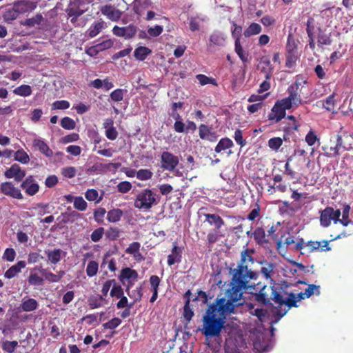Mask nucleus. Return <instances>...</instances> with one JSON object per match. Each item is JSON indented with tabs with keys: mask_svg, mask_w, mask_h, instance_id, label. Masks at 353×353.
Here are the masks:
<instances>
[{
	"mask_svg": "<svg viewBox=\"0 0 353 353\" xmlns=\"http://www.w3.org/2000/svg\"><path fill=\"white\" fill-rule=\"evenodd\" d=\"M226 296L228 299L224 297L217 298L214 303L208 306L203 317L202 329V333L206 338L219 336L225 326L227 316L234 312L236 305L243 303V302H239L235 304L241 300L232 299L228 290Z\"/></svg>",
	"mask_w": 353,
	"mask_h": 353,
	"instance_id": "f257e3e1",
	"label": "nucleus"
},
{
	"mask_svg": "<svg viewBox=\"0 0 353 353\" xmlns=\"http://www.w3.org/2000/svg\"><path fill=\"white\" fill-rule=\"evenodd\" d=\"M254 251L246 248L241 252V260L237 268L234 269L229 288L230 296L233 300H242L246 290L251 288L254 289L253 284L257 281L259 273L248 268V263H253L254 259L252 256Z\"/></svg>",
	"mask_w": 353,
	"mask_h": 353,
	"instance_id": "f03ea898",
	"label": "nucleus"
},
{
	"mask_svg": "<svg viewBox=\"0 0 353 353\" xmlns=\"http://www.w3.org/2000/svg\"><path fill=\"white\" fill-rule=\"evenodd\" d=\"M253 285L254 289L249 288L245 293L252 294L254 300L261 305H267L271 299L279 306L287 305L288 310L292 307H298V305L295 303L294 294L292 292L290 293L288 298L284 299L281 294L277 291V288L274 286H268L261 281H256Z\"/></svg>",
	"mask_w": 353,
	"mask_h": 353,
	"instance_id": "7ed1b4c3",
	"label": "nucleus"
},
{
	"mask_svg": "<svg viewBox=\"0 0 353 353\" xmlns=\"http://www.w3.org/2000/svg\"><path fill=\"white\" fill-rule=\"evenodd\" d=\"M158 201L157 195L152 190L146 188L137 194L134 206L143 211H149Z\"/></svg>",
	"mask_w": 353,
	"mask_h": 353,
	"instance_id": "20e7f679",
	"label": "nucleus"
},
{
	"mask_svg": "<svg viewBox=\"0 0 353 353\" xmlns=\"http://www.w3.org/2000/svg\"><path fill=\"white\" fill-rule=\"evenodd\" d=\"M291 109L287 103L283 100H277L271 111L268 115V119L271 124L280 122L286 116V110Z\"/></svg>",
	"mask_w": 353,
	"mask_h": 353,
	"instance_id": "39448f33",
	"label": "nucleus"
},
{
	"mask_svg": "<svg viewBox=\"0 0 353 353\" xmlns=\"http://www.w3.org/2000/svg\"><path fill=\"white\" fill-rule=\"evenodd\" d=\"M341 214V210H334L332 207L327 206L320 211V224L323 228H327L331 225L332 221L334 223H338Z\"/></svg>",
	"mask_w": 353,
	"mask_h": 353,
	"instance_id": "423d86ee",
	"label": "nucleus"
},
{
	"mask_svg": "<svg viewBox=\"0 0 353 353\" xmlns=\"http://www.w3.org/2000/svg\"><path fill=\"white\" fill-rule=\"evenodd\" d=\"M300 85V82L295 81L288 88V97L282 99L290 108H292L293 105L297 107L305 103L302 101L301 94L299 92Z\"/></svg>",
	"mask_w": 353,
	"mask_h": 353,
	"instance_id": "0eeeda50",
	"label": "nucleus"
},
{
	"mask_svg": "<svg viewBox=\"0 0 353 353\" xmlns=\"http://www.w3.org/2000/svg\"><path fill=\"white\" fill-rule=\"evenodd\" d=\"M139 274L137 272L130 268H123L118 276L119 280L124 284V281H128V287L126 292L128 293L129 289L134 285L135 281L137 280Z\"/></svg>",
	"mask_w": 353,
	"mask_h": 353,
	"instance_id": "6e6552de",
	"label": "nucleus"
},
{
	"mask_svg": "<svg viewBox=\"0 0 353 353\" xmlns=\"http://www.w3.org/2000/svg\"><path fill=\"white\" fill-rule=\"evenodd\" d=\"M330 241L323 240L321 241L310 240L305 242L306 254L316 252H326L331 250L329 246Z\"/></svg>",
	"mask_w": 353,
	"mask_h": 353,
	"instance_id": "1a4fd4ad",
	"label": "nucleus"
},
{
	"mask_svg": "<svg viewBox=\"0 0 353 353\" xmlns=\"http://www.w3.org/2000/svg\"><path fill=\"white\" fill-rule=\"evenodd\" d=\"M0 192L6 196L13 199H23V196L21 190L14 186L10 181L3 182L0 185Z\"/></svg>",
	"mask_w": 353,
	"mask_h": 353,
	"instance_id": "9d476101",
	"label": "nucleus"
},
{
	"mask_svg": "<svg viewBox=\"0 0 353 353\" xmlns=\"http://www.w3.org/2000/svg\"><path fill=\"white\" fill-rule=\"evenodd\" d=\"M20 187L28 196H34L39 190V185L32 175L28 176L21 182Z\"/></svg>",
	"mask_w": 353,
	"mask_h": 353,
	"instance_id": "9b49d317",
	"label": "nucleus"
},
{
	"mask_svg": "<svg viewBox=\"0 0 353 353\" xmlns=\"http://www.w3.org/2000/svg\"><path fill=\"white\" fill-rule=\"evenodd\" d=\"M161 159L162 168L169 171H173L179 163L178 157L167 151L162 152Z\"/></svg>",
	"mask_w": 353,
	"mask_h": 353,
	"instance_id": "f8f14e48",
	"label": "nucleus"
},
{
	"mask_svg": "<svg viewBox=\"0 0 353 353\" xmlns=\"http://www.w3.org/2000/svg\"><path fill=\"white\" fill-rule=\"evenodd\" d=\"M112 32L117 37H123L125 39H130L136 35L137 28L132 24L125 27L115 26L112 29Z\"/></svg>",
	"mask_w": 353,
	"mask_h": 353,
	"instance_id": "ddd939ff",
	"label": "nucleus"
},
{
	"mask_svg": "<svg viewBox=\"0 0 353 353\" xmlns=\"http://www.w3.org/2000/svg\"><path fill=\"white\" fill-rule=\"evenodd\" d=\"M4 176L7 179H14L15 181L20 182L26 176V171L19 164L14 163L5 171Z\"/></svg>",
	"mask_w": 353,
	"mask_h": 353,
	"instance_id": "4468645a",
	"label": "nucleus"
},
{
	"mask_svg": "<svg viewBox=\"0 0 353 353\" xmlns=\"http://www.w3.org/2000/svg\"><path fill=\"white\" fill-rule=\"evenodd\" d=\"M199 137L203 140H207L210 142H216L218 139V135L212 126L201 124L199 127Z\"/></svg>",
	"mask_w": 353,
	"mask_h": 353,
	"instance_id": "2eb2a0df",
	"label": "nucleus"
},
{
	"mask_svg": "<svg viewBox=\"0 0 353 353\" xmlns=\"http://www.w3.org/2000/svg\"><path fill=\"white\" fill-rule=\"evenodd\" d=\"M324 154L327 157H334L339 154L341 148L336 137L331 138L326 144L322 147Z\"/></svg>",
	"mask_w": 353,
	"mask_h": 353,
	"instance_id": "dca6fc26",
	"label": "nucleus"
},
{
	"mask_svg": "<svg viewBox=\"0 0 353 353\" xmlns=\"http://www.w3.org/2000/svg\"><path fill=\"white\" fill-rule=\"evenodd\" d=\"M336 140L339 143L341 150L343 151H349L353 148V134L347 132H343L341 134H337Z\"/></svg>",
	"mask_w": 353,
	"mask_h": 353,
	"instance_id": "f3484780",
	"label": "nucleus"
},
{
	"mask_svg": "<svg viewBox=\"0 0 353 353\" xmlns=\"http://www.w3.org/2000/svg\"><path fill=\"white\" fill-rule=\"evenodd\" d=\"M37 2L30 0H17L13 3L19 14H24L34 10L37 8Z\"/></svg>",
	"mask_w": 353,
	"mask_h": 353,
	"instance_id": "a211bd4d",
	"label": "nucleus"
},
{
	"mask_svg": "<svg viewBox=\"0 0 353 353\" xmlns=\"http://www.w3.org/2000/svg\"><path fill=\"white\" fill-rule=\"evenodd\" d=\"M101 12L106 16L110 20L117 21L122 15V12L111 5H105L100 9Z\"/></svg>",
	"mask_w": 353,
	"mask_h": 353,
	"instance_id": "6ab92c4d",
	"label": "nucleus"
},
{
	"mask_svg": "<svg viewBox=\"0 0 353 353\" xmlns=\"http://www.w3.org/2000/svg\"><path fill=\"white\" fill-rule=\"evenodd\" d=\"M246 234L248 236L253 237L256 243L260 245L268 243L265 230L262 227H256L253 232L250 230Z\"/></svg>",
	"mask_w": 353,
	"mask_h": 353,
	"instance_id": "aec40b11",
	"label": "nucleus"
},
{
	"mask_svg": "<svg viewBox=\"0 0 353 353\" xmlns=\"http://www.w3.org/2000/svg\"><path fill=\"white\" fill-rule=\"evenodd\" d=\"M39 307V303L33 298H23L19 310L22 312H32Z\"/></svg>",
	"mask_w": 353,
	"mask_h": 353,
	"instance_id": "412c9836",
	"label": "nucleus"
},
{
	"mask_svg": "<svg viewBox=\"0 0 353 353\" xmlns=\"http://www.w3.org/2000/svg\"><path fill=\"white\" fill-rule=\"evenodd\" d=\"M32 145L46 157H52L53 156L52 150L43 140L36 139L33 140Z\"/></svg>",
	"mask_w": 353,
	"mask_h": 353,
	"instance_id": "4be33fe9",
	"label": "nucleus"
},
{
	"mask_svg": "<svg viewBox=\"0 0 353 353\" xmlns=\"http://www.w3.org/2000/svg\"><path fill=\"white\" fill-rule=\"evenodd\" d=\"M205 221L210 225H214L216 230H219L223 225V219L216 214H204Z\"/></svg>",
	"mask_w": 353,
	"mask_h": 353,
	"instance_id": "5701e85b",
	"label": "nucleus"
},
{
	"mask_svg": "<svg viewBox=\"0 0 353 353\" xmlns=\"http://www.w3.org/2000/svg\"><path fill=\"white\" fill-rule=\"evenodd\" d=\"M26 264L24 261H19L16 264L12 265L4 274V276L7 279H12L18 273H19L21 269L26 267Z\"/></svg>",
	"mask_w": 353,
	"mask_h": 353,
	"instance_id": "b1692460",
	"label": "nucleus"
},
{
	"mask_svg": "<svg viewBox=\"0 0 353 353\" xmlns=\"http://www.w3.org/2000/svg\"><path fill=\"white\" fill-rule=\"evenodd\" d=\"M234 147L233 141L228 137L221 138L214 148L216 153H220L227 149Z\"/></svg>",
	"mask_w": 353,
	"mask_h": 353,
	"instance_id": "393cba45",
	"label": "nucleus"
},
{
	"mask_svg": "<svg viewBox=\"0 0 353 353\" xmlns=\"http://www.w3.org/2000/svg\"><path fill=\"white\" fill-rule=\"evenodd\" d=\"M180 253V248L176 245H174L171 254L168 256V264L171 266L175 263L180 262L181 258Z\"/></svg>",
	"mask_w": 353,
	"mask_h": 353,
	"instance_id": "a878e982",
	"label": "nucleus"
},
{
	"mask_svg": "<svg viewBox=\"0 0 353 353\" xmlns=\"http://www.w3.org/2000/svg\"><path fill=\"white\" fill-rule=\"evenodd\" d=\"M104 28L105 22L102 19L94 22L93 24H92L88 30L89 37L91 38L96 37Z\"/></svg>",
	"mask_w": 353,
	"mask_h": 353,
	"instance_id": "bb28decb",
	"label": "nucleus"
},
{
	"mask_svg": "<svg viewBox=\"0 0 353 353\" xmlns=\"http://www.w3.org/2000/svg\"><path fill=\"white\" fill-rule=\"evenodd\" d=\"M151 52L152 50L148 47L140 46L134 50V56L136 59L139 61H143L150 54H151Z\"/></svg>",
	"mask_w": 353,
	"mask_h": 353,
	"instance_id": "cd10ccee",
	"label": "nucleus"
},
{
	"mask_svg": "<svg viewBox=\"0 0 353 353\" xmlns=\"http://www.w3.org/2000/svg\"><path fill=\"white\" fill-rule=\"evenodd\" d=\"M63 252L61 249L46 251L48 260L52 264H57L61 259V254Z\"/></svg>",
	"mask_w": 353,
	"mask_h": 353,
	"instance_id": "c85d7f7f",
	"label": "nucleus"
},
{
	"mask_svg": "<svg viewBox=\"0 0 353 353\" xmlns=\"http://www.w3.org/2000/svg\"><path fill=\"white\" fill-rule=\"evenodd\" d=\"M235 52L237 54L240 59L243 62L246 63L248 61V53L245 52L241 44L240 39L236 38L235 43Z\"/></svg>",
	"mask_w": 353,
	"mask_h": 353,
	"instance_id": "c756f323",
	"label": "nucleus"
},
{
	"mask_svg": "<svg viewBox=\"0 0 353 353\" xmlns=\"http://www.w3.org/2000/svg\"><path fill=\"white\" fill-rule=\"evenodd\" d=\"M123 213L121 209L114 208L108 212L107 219L110 223H116L121 220Z\"/></svg>",
	"mask_w": 353,
	"mask_h": 353,
	"instance_id": "7c9ffc66",
	"label": "nucleus"
},
{
	"mask_svg": "<svg viewBox=\"0 0 353 353\" xmlns=\"http://www.w3.org/2000/svg\"><path fill=\"white\" fill-rule=\"evenodd\" d=\"M262 30L261 26L257 23H252L244 31L245 37H250L261 33Z\"/></svg>",
	"mask_w": 353,
	"mask_h": 353,
	"instance_id": "2f4dec72",
	"label": "nucleus"
},
{
	"mask_svg": "<svg viewBox=\"0 0 353 353\" xmlns=\"http://www.w3.org/2000/svg\"><path fill=\"white\" fill-rule=\"evenodd\" d=\"M14 159L22 164H28L30 162V157L28 153L20 148L14 153Z\"/></svg>",
	"mask_w": 353,
	"mask_h": 353,
	"instance_id": "473e14b6",
	"label": "nucleus"
},
{
	"mask_svg": "<svg viewBox=\"0 0 353 353\" xmlns=\"http://www.w3.org/2000/svg\"><path fill=\"white\" fill-rule=\"evenodd\" d=\"M262 264L263 265L261 268V274L266 279H270L275 268L274 264L271 262H265Z\"/></svg>",
	"mask_w": 353,
	"mask_h": 353,
	"instance_id": "72a5a7b5",
	"label": "nucleus"
},
{
	"mask_svg": "<svg viewBox=\"0 0 353 353\" xmlns=\"http://www.w3.org/2000/svg\"><path fill=\"white\" fill-rule=\"evenodd\" d=\"M350 212V206L349 205H345L342 212V219L339 218L338 223H340L343 226H347L350 223H353L349 219Z\"/></svg>",
	"mask_w": 353,
	"mask_h": 353,
	"instance_id": "f704fd0d",
	"label": "nucleus"
},
{
	"mask_svg": "<svg viewBox=\"0 0 353 353\" xmlns=\"http://www.w3.org/2000/svg\"><path fill=\"white\" fill-rule=\"evenodd\" d=\"M13 92L19 96L21 97H28L32 94V88L29 85H21L19 87H17Z\"/></svg>",
	"mask_w": 353,
	"mask_h": 353,
	"instance_id": "c9c22d12",
	"label": "nucleus"
},
{
	"mask_svg": "<svg viewBox=\"0 0 353 353\" xmlns=\"http://www.w3.org/2000/svg\"><path fill=\"white\" fill-rule=\"evenodd\" d=\"M19 344L17 341H4L1 343V347L2 350L8 353H13L18 347Z\"/></svg>",
	"mask_w": 353,
	"mask_h": 353,
	"instance_id": "e433bc0d",
	"label": "nucleus"
},
{
	"mask_svg": "<svg viewBox=\"0 0 353 353\" xmlns=\"http://www.w3.org/2000/svg\"><path fill=\"white\" fill-rule=\"evenodd\" d=\"M286 52H298L297 50V42L294 38L292 33H290L288 36V41L286 43Z\"/></svg>",
	"mask_w": 353,
	"mask_h": 353,
	"instance_id": "4c0bfd02",
	"label": "nucleus"
},
{
	"mask_svg": "<svg viewBox=\"0 0 353 353\" xmlns=\"http://www.w3.org/2000/svg\"><path fill=\"white\" fill-rule=\"evenodd\" d=\"M126 92L127 90L125 89L117 88L110 93V99L114 102H120L123 99L124 94Z\"/></svg>",
	"mask_w": 353,
	"mask_h": 353,
	"instance_id": "58836bf2",
	"label": "nucleus"
},
{
	"mask_svg": "<svg viewBox=\"0 0 353 353\" xmlns=\"http://www.w3.org/2000/svg\"><path fill=\"white\" fill-rule=\"evenodd\" d=\"M104 300L103 296L97 294L91 296L88 299V305L91 309L99 308L102 306V301Z\"/></svg>",
	"mask_w": 353,
	"mask_h": 353,
	"instance_id": "ea45409f",
	"label": "nucleus"
},
{
	"mask_svg": "<svg viewBox=\"0 0 353 353\" xmlns=\"http://www.w3.org/2000/svg\"><path fill=\"white\" fill-rule=\"evenodd\" d=\"M99 270V263L95 261H90L86 267V274L89 277L97 275Z\"/></svg>",
	"mask_w": 353,
	"mask_h": 353,
	"instance_id": "a19ab883",
	"label": "nucleus"
},
{
	"mask_svg": "<svg viewBox=\"0 0 353 353\" xmlns=\"http://www.w3.org/2000/svg\"><path fill=\"white\" fill-rule=\"evenodd\" d=\"M42 19H43L42 15L41 14H37L34 17L26 19L24 21L21 22V24L31 28V27H34L35 25L40 24Z\"/></svg>",
	"mask_w": 353,
	"mask_h": 353,
	"instance_id": "79ce46f5",
	"label": "nucleus"
},
{
	"mask_svg": "<svg viewBox=\"0 0 353 353\" xmlns=\"http://www.w3.org/2000/svg\"><path fill=\"white\" fill-rule=\"evenodd\" d=\"M19 15L17 9L13 6L12 8L6 10L3 14V20L6 22L12 21L17 18Z\"/></svg>",
	"mask_w": 353,
	"mask_h": 353,
	"instance_id": "37998d69",
	"label": "nucleus"
},
{
	"mask_svg": "<svg viewBox=\"0 0 353 353\" xmlns=\"http://www.w3.org/2000/svg\"><path fill=\"white\" fill-rule=\"evenodd\" d=\"M284 238L283 236H281V239ZM294 237L293 236L289 235L285 237L283 240L281 239L277 241L276 242V248L277 250H281L282 248L285 246V248L288 246L294 243Z\"/></svg>",
	"mask_w": 353,
	"mask_h": 353,
	"instance_id": "c03bdc74",
	"label": "nucleus"
},
{
	"mask_svg": "<svg viewBox=\"0 0 353 353\" xmlns=\"http://www.w3.org/2000/svg\"><path fill=\"white\" fill-rule=\"evenodd\" d=\"M299 59L298 52H286V61L285 66L288 68H292L296 64Z\"/></svg>",
	"mask_w": 353,
	"mask_h": 353,
	"instance_id": "a18cd8bd",
	"label": "nucleus"
},
{
	"mask_svg": "<svg viewBox=\"0 0 353 353\" xmlns=\"http://www.w3.org/2000/svg\"><path fill=\"white\" fill-rule=\"evenodd\" d=\"M98 191L95 189H88L85 193V197L89 201H95L96 203H99L102 199V197L101 196L98 199Z\"/></svg>",
	"mask_w": 353,
	"mask_h": 353,
	"instance_id": "49530a36",
	"label": "nucleus"
},
{
	"mask_svg": "<svg viewBox=\"0 0 353 353\" xmlns=\"http://www.w3.org/2000/svg\"><path fill=\"white\" fill-rule=\"evenodd\" d=\"M196 79L199 81V83L201 85H205L207 84H212L214 85H217V83L215 79L210 78L207 77L205 74H199L196 76Z\"/></svg>",
	"mask_w": 353,
	"mask_h": 353,
	"instance_id": "de8ad7c7",
	"label": "nucleus"
},
{
	"mask_svg": "<svg viewBox=\"0 0 353 353\" xmlns=\"http://www.w3.org/2000/svg\"><path fill=\"white\" fill-rule=\"evenodd\" d=\"M318 45L322 47L323 45L330 46L332 43L330 34L319 33L317 36Z\"/></svg>",
	"mask_w": 353,
	"mask_h": 353,
	"instance_id": "09e8293b",
	"label": "nucleus"
},
{
	"mask_svg": "<svg viewBox=\"0 0 353 353\" xmlns=\"http://www.w3.org/2000/svg\"><path fill=\"white\" fill-rule=\"evenodd\" d=\"M123 294V289L122 288L121 285L117 284V281H115V283L114 284H113V286L110 292V296L119 299L121 297Z\"/></svg>",
	"mask_w": 353,
	"mask_h": 353,
	"instance_id": "8fccbe9b",
	"label": "nucleus"
},
{
	"mask_svg": "<svg viewBox=\"0 0 353 353\" xmlns=\"http://www.w3.org/2000/svg\"><path fill=\"white\" fill-rule=\"evenodd\" d=\"M61 125L65 130H74L76 128L75 121L68 117H65L61 120Z\"/></svg>",
	"mask_w": 353,
	"mask_h": 353,
	"instance_id": "3c124183",
	"label": "nucleus"
},
{
	"mask_svg": "<svg viewBox=\"0 0 353 353\" xmlns=\"http://www.w3.org/2000/svg\"><path fill=\"white\" fill-rule=\"evenodd\" d=\"M74 208L79 211H85L88 208V203L82 196H76L74 201Z\"/></svg>",
	"mask_w": 353,
	"mask_h": 353,
	"instance_id": "603ef678",
	"label": "nucleus"
},
{
	"mask_svg": "<svg viewBox=\"0 0 353 353\" xmlns=\"http://www.w3.org/2000/svg\"><path fill=\"white\" fill-rule=\"evenodd\" d=\"M153 173L148 169H141L137 172V178L141 181L152 179Z\"/></svg>",
	"mask_w": 353,
	"mask_h": 353,
	"instance_id": "864d4df0",
	"label": "nucleus"
},
{
	"mask_svg": "<svg viewBox=\"0 0 353 353\" xmlns=\"http://www.w3.org/2000/svg\"><path fill=\"white\" fill-rule=\"evenodd\" d=\"M292 245L293 248L292 250L293 251H300L301 254H306L305 242L303 238L299 239L296 242L294 241V243Z\"/></svg>",
	"mask_w": 353,
	"mask_h": 353,
	"instance_id": "5fc2aeb1",
	"label": "nucleus"
},
{
	"mask_svg": "<svg viewBox=\"0 0 353 353\" xmlns=\"http://www.w3.org/2000/svg\"><path fill=\"white\" fill-rule=\"evenodd\" d=\"M252 210L248 214L247 219L249 221H254L257 217L260 215L261 208L258 203H256L253 206H252Z\"/></svg>",
	"mask_w": 353,
	"mask_h": 353,
	"instance_id": "6e6d98bb",
	"label": "nucleus"
},
{
	"mask_svg": "<svg viewBox=\"0 0 353 353\" xmlns=\"http://www.w3.org/2000/svg\"><path fill=\"white\" fill-rule=\"evenodd\" d=\"M104 232H105V230L103 228L100 227V228H97L90 234L91 241L93 242L99 241L102 239V237L104 234Z\"/></svg>",
	"mask_w": 353,
	"mask_h": 353,
	"instance_id": "4d7b16f0",
	"label": "nucleus"
},
{
	"mask_svg": "<svg viewBox=\"0 0 353 353\" xmlns=\"http://www.w3.org/2000/svg\"><path fill=\"white\" fill-rule=\"evenodd\" d=\"M40 272L44 278L52 283H57L59 281V277H57V275L52 273L51 272H48L46 269H41Z\"/></svg>",
	"mask_w": 353,
	"mask_h": 353,
	"instance_id": "13d9d810",
	"label": "nucleus"
},
{
	"mask_svg": "<svg viewBox=\"0 0 353 353\" xmlns=\"http://www.w3.org/2000/svg\"><path fill=\"white\" fill-rule=\"evenodd\" d=\"M234 139L236 143L240 145L241 148L244 147L247 144V141L243 137V132L240 129H237L234 132Z\"/></svg>",
	"mask_w": 353,
	"mask_h": 353,
	"instance_id": "bf43d9fd",
	"label": "nucleus"
},
{
	"mask_svg": "<svg viewBox=\"0 0 353 353\" xmlns=\"http://www.w3.org/2000/svg\"><path fill=\"white\" fill-rule=\"evenodd\" d=\"M283 144V140L280 137L271 138L268 141V146L274 150H277Z\"/></svg>",
	"mask_w": 353,
	"mask_h": 353,
	"instance_id": "052dcab7",
	"label": "nucleus"
},
{
	"mask_svg": "<svg viewBox=\"0 0 353 353\" xmlns=\"http://www.w3.org/2000/svg\"><path fill=\"white\" fill-rule=\"evenodd\" d=\"M121 323V320L117 317L112 319L107 323L103 325L104 329L114 330L117 328Z\"/></svg>",
	"mask_w": 353,
	"mask_h": 353,
	"instance_id": "680f3d73",
	"label": "nucleus"
},
{
	"mask_svg": "<svg viewBox=\"0 0 353 353\" xmlns=\"http://www.w3.org/2000/svg\"><path fill=\"white\" fill-rule=\"evenodd\" d=\"M305 295L307 298L310 297L312 295L316 294V295L320 294L319 286L314 284H310L308 287L305 290Z\"/></svg>",
	"mask_w": 353,
	"mask_h": 353,
	"instance_id": "e2e57ef3",
	"label": "nucleus"
},
{
	"mask_svg": "<svg viewBox=\"0 0 353 353\" xmlns=\"http://www.w3.org/2000/svg\"><path fill=\"white\" fill-rule=\"evenodd\" d=\"M69 107L70 103L65 100L56 101L52 105V110H65Z\"/></svg>",
	"mask_w": 353,
	"mask_h": 353,
	"instance_id": "0e129e2a",
	"label": "nucleus"
},
{
	"mask_svg": "<svg viewBox=\"0 0 353 353\" xmlns=\"http://www.w3.org/2000/svg\"><path fill=\"white\" fill-rule=\"evenodd\" d=\"M76 168L73 166L65 167L61 170L62 175L68 179H72L76 175Z\"/></svg>",
	"mask_w": 353,
	"mask_h": 353,
	"instance_id": "69168bd1",
	"label": "nucleus"
},
{
	"mask_svg": "<svg viewBox=\"0 0 353 353\" xmlns=\"http://www.w3.org/2000/svg\"><path fill=\"white\" fill-rule=\"evenodd\" d=\"M28 281L31 285H41L43 283V278L40 277L37 274H30Z\"/></svg>",
	"mask_w": 353,
	"mask_h": 353,
	"instance_id": "338daca9",
	"label": "nucleus"
},
{
	"mask_svg": "<svg viewBox=\"0 0 353 353\" xmlns=\"http://www.w3.org/2000/svg\"><path fill=\"white\" fill-rule=\"evenodd\" d=\"M105 213H106V210L103 208H99L95 210L94 212V220L99 223H103V217H104V215L105 214Z\"/></svg>",
	"mask_w": 353,
	"mask_h": 353,
	"instance_id": "774afa93",
	"label": "nucleus"
}]
</instances>
